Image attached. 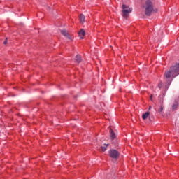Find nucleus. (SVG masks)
<instances>
[{
  "instance_id": "16",
  "label": "nucleus",
  "mask_w": 179,
  "mask_h": 179,
  "mask_svg": "<svg viewBox=\"0 0 179 179\" xmlns=\"http://www.w3.org/2000/svg\"><path fill=\"white\" fill-rule=\"evenodd\" d=\"M152 97H153V95H151L150 96V100H152Z\"/></svg>"
},
{
  "instance_id": "3",
  "label": "nucleus",
  "mask_w": 179,
  "mask_h": 179,
  "mask_svg": "<svg viewBox=\"0 0 179 179\" xmlns=\"http://www.w3.org/2000/svg\"><path fill=\"white\" fill-rule=\"evenodd\" d=\"M131 12H132V8L125 4L122 5V16L124 19H128V16Z\"/></svg>"
},
{
  "instance_id": "2",
  "label": "nucleus",
  "mask_w": 179,
  "mask_h": 179,
  "mask_svg": "<svg viewBox=\"0 0 179 179\" xmlns=\"http://www.w3.org/2000/svg\"><path fill=\"white\" fill-rule=\"evenodd\" d=\"M145 13L146 16H150L152 12H157V9L153 8V0H147L145 1Z\"/></svg>"
},
{
  "instance_id": "7",
  "label": "nucleus",
  "mask_w": 179,
  "mask_h": 179,
  "mask_svg": "<svg viewBox=\"0 0 179 179\" xmlns=\"http://www.w3.org/2000/svg\"><path fill=\"white\" fill-rule=\"evenodd\" d=\"M74 61L76 64H80V62L82 61V57H80V55H77L74 59Z\"/></svg>"
},
{
  "instance_id": "14",
  "label": "nucleus",
  "mask_w": 179,
  "mask_h": 179,
  "mask_svg": "<svg viewBox=\"0 0 179 179\" xmlns=\"http://www.w3.org/2000/svg\"><path fill=\"white\" fill-rule=\"evenodd\" d=\"M6 40H8V38L6 39V41L3 42V44H8V41Z\"/></svg>"
},
{
  "instance_id": "11",
  "label": "nucleus",
  "mask_w": 179,
  "mask_h": 179,
  "mask_svg": "<svg viewBox=\"0 0 179 179\" xmlns=\"http://www.w3.org/2000/svg\"><path fill=\"white\" fill-rule=\"evenodd\" d=\"M108 146V144H104V145L101 147V149L102 152H106L107 150V147Z\"/></svg>"
},
{
  "instance_id": "1",
  "label": "nucleus",
  "mask_w": 179,
  "mask_h": 179,
  "mask_svg": "<svg viewBox=\"0 0 179 179\" xmlns=\"http://www.w3.org/2000/svg\"><path fill=\"white\" fill-rule=\"evenodd\" d=\"M179 75V63L173 65L170 70L166 71L164 73L165 78L166 79H170V78H176V76H178Z\"/></svg>"
},
{
  "instance_id": "10",
  "label": "nucleus",
  "mask_w": 179,
  "mask_h": 179,
  "mask_svg": "<svg viewBox=\"0 0 179 179\" xmlns=\"http://www.w3.org/2000/svg\"><path fill=\"white\" fill-rule=\"evenodd\" d=\"M80 23L83 24L85 23V15L83 14H81L80 15Z\"/></svg>"
},
{
  "instance_id": "9",
  "label": "nucleus",
  "mask_w": 179,
  "mask_h": 179,
  "mask_svg": "<svg viewBox=\"0 0 179 179\" xmlns=\"http://www.w3.org/2000/svg\"><path fill=\"white\" fill-rule=\"evenodd\" d=\"M150 115V112H146L145 113L142 115V118L143 120H147L148 117H149V115Z\"/></svg>"
},
{
  "instance_id": "4",
  "label": "nucleus",
  "mask_w": 179,
  "mask_h": 179,
  "mask_svg": "<svg viewBox=\"0 0 179 179\" xmlns=\"http://www.w3.org/2000/svg\"><path fill=\"white\" fill-rule=\"evenodd\" d=\"M109 156L112 159H118L120 157V152L117 150H109Z\"/></svg>"
},
{
  "instance_id": "15",
  "label": "nucleus",
  "mask_w": 179,
  "mask_h": 179,
  "mask_svg": "<svg viewBox=\"0 0 179 179\" xmlns=\"http://www.w3.org/2000/svg\"><path fill=\"white\" fill-rule=\"evenodd\" d=\"M173 109H174V108H177V105L173 104Z\"/></svg>"
},
{
  "instance_id": "12",
  "label": "nucleus",
  "mask_w": 179,
  "mask_h": 179,
  "mask_svg": "<svg viewBox=\"0 0 179 179\" xmlns=\"http://www.w3.org/2000/svg\"><path fill=\"white\" fill-rule=\"evenodd\" d=\"M158 112L162 114L163 113V106H161L160 108L158 110Z\"/></svg>"
},
{
  "instance_id": "8",
  "label": "nucleus",
  "mask_w": 179,
  "mask_h": 179,
  "mask_svg": "<svg viewBox=\"0 0 179 179\" xmlns=\"http://www.w3.org/2000/svg\"><path fill=\"white\" fill-rule=\"evenodd\" d=\"M110 139L114 140L115 139V133L113 131V129H110Z\"/></svg>"
},
{
  "instance_id": "5",
  "label": "nucleus",
  "mask_w": 179,
  "mask_h": 179,
  "mask_svg": "<svg viewBox=\"0 0 179 179\" xmlns=\"http://www.w3.org/2000/svg\"><path fill=\"white\" fill-rule=\"evenodd\" d=\"M61 34L62 36H64V37H66V38H69V40H71V36H69V34L66 30H62Z\"/></svg>"
},
{
  "instance_id": "6",
  "label": "nucleus",
  "mask_w": 179,
  "mask_h": 179,
  "mask_svg": "<svg viewBox=\"0 0 179 179\" xmlns=\"http://www.w3.org/2000/svg\"><path fill=\"white\" fill-rule=\"evenodd\" d=\"M86 34V32L85 31V29H81L79 32H78V36L80 38H83V37H85Z\"/></svg>"
},
{
  "instance_id": "13",
  "label": "nucleus",
  "mask_w": 179,
  "mask_h": 179,
  "mask_svg": "<svg viewBox=\"0 0 179 179\" xmlns=\"http://www.w3.org/2000/svg\"><path fill=\"white\" fill-rule=\"evenodd\" d=\"M158 87H159V89H162V83H160L158 85Z\"/></svg>"
},
{
  "instance_id": "17",
  "label": "nucleus",
  "mask_w": 179,
  "mask_h": 179,
  "mask_svg": "<svg viewBox=\"0 0 179 179\" xmlns=\"http://www.w3.org/2000/svg\"><path fill=\"white\" fill-rule=\"evenodd\" d=\"M151 108H152V106H150V107H149V110H150Z\"/></svg>"
}]
</instances>
